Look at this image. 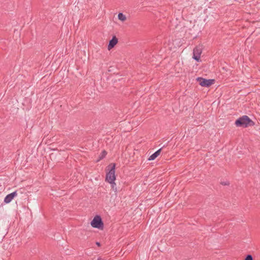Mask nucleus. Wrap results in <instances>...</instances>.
Masks as SVG:
<instances>
[{"instance_id":"1","label":"nucleus","mask_w":260,"mask_h":260,"mask_svg":"<svg viewBox=\"0 0 260 260\" xmlns=\"http://www.w3.org/2000/svg\"><path fill=\"white\" fill-rule=\"evenodd\" d=\"M115 164L111 163L107 168L108 172L106 173V181L111 184L112 188H113V184H115Z\"/></svg>"},{"instance_id":"2","label":"nucleus","mask_w":260,"mask_h":260,"mask_svg":"<svg viewBox=\"0 0 260 260\" xmlns=\"http://www.w3.org/2000/svg\"><path fill=\"white\" fill-rule=\"evenodd\" d=\"M235 124L237 127L245 128L254 125L255 123L248 116L243 115L238 118Z\"/></svg>"},{"instance_id":"3","label":"nucleus","mask_w":260,"mask_h":260,"mask_svg":"<svg viewBox=\"0 0 260 260\" xmlns=\"http://www.w3.org/2000/svg\"><path fill=\"white\" fill-rule=\"evenodd\" d=\"M91 225L93 228L103 229L104 227V223L101 217L99 215L95 216L91 221Z\"/></svg>"},{"instance_id":"4","label":"nucleus","mask_w":260,"mask_h":260,"mask_svg":"<svg viewBox=\"0 0 260 260\" xmlns=\"http://www.w3.org/2000/svg\"><path fill=\"white\" fill-rule=\"evenodd\" d=\"M197 80L201 86L206 87H209L215 83L214 79H206L202 77H198Z\"/></svg>"},{"instance_id":"5","label":"nucleus","mask_w":260,"mask_h":260,"mask_svg":"<svg viewBox=\"0 0 260 260\" xmlns=\"http://www.w3.org/2000/svg\"><path fill=\"white\" fill-rule=\"evenodd\" d=\"M203 50L202 45L199 44L196 46L193 50V56L192 58L197 61L200 60L201 55Z\"/></svg>"},{"instance_id":"6","label":"nucleus","mask_w":260,"mask_h":260,"mask_svg":"<svg viewBox=\"0 0 260 260\" xmlns=\"http://www.w3.org/2000/svg\"><path fill=\"white\" fill-rule=\"evenodd\" d=\"M17 195V192L15 191L6 196L4 199V202L6 204L10 203L12 200Z\"/></svg>"},{"instance_id":"7","label":"nucleus","mask_w":260,"mask_h":260,"mask_svg":"<svg viewBox=\"0 0 260 260\" xmlns=\"http://www.w3.org/2000/svg\"><path fill=\"white\" fill-rule=\"evenodd\" d=\"M118 43V39L116 37V36H113L111 40H110L108 48L109 50L113 48Z\"/></svg>"},{"instance_id":"8","label":"nucleus","mask_w":260,"mask_h":260,"mask_svg":"<svg viewBox=\"0 0 260 260\" xmlns=\"http://www.w3.org/2000/svg\"><path fill=\"white\" fill-rule=\"evenodd\" d=\"M163 147H164L160 148L154 153H153L151 155H150L148 158V160H152L155 159L160 154Z\"/></svg>"},{"instance_id":"9","label":"nucleus","mask_w":260,"mask_h":260,"mask_svg":"<svg viewBox=\"0 0 260 260\" xmlns=\"http://www.w3.org/2000/svg\"><path fill=\"white\" fill-rule=\"evenodd\" d=\"M118 18L122 21H125L126 19V16L122 13H119L118 14Z\"/></svg>"},{"instance_id":"10","label":"nucleus","mask_w":260,"mask_h":260,"mask_svg":"<svg viewBox=\"0 0 260 260\" xmlns=\"http://www.w3.org/2000/svg\"><path fill=\"white\" fill-rule=\"evenodd\" d=\"M107 152L105 150H104L102 152L99 156V159H103L106 155Z\"/></svg>"},{"instance_id":"11","label":"nucleus","mask_w":260,"mask_h":260,"mask_svg":"<svg viewBox=\"0 0 260 260\" xmlns=\"http://www.w3.org/2000/svg\"><path fill=\"white\" fill-rule=\"evenodd\" d=\"M245 260H253V257L251 254H248L246 255Z\"/></svg>"},{"instance_id":"12","label":"nucleus","mask_w":260,"mask_h":260,"mask_svg":"<svg viewBox=\"0 0 260 260\" xmlns=\"http://www.w3.org/2000/svg\"><path fill=\"white\" fill-rule=\"evenodd\" d=\"M221 184L223 185H229L230 184V183L229 181H225V182H221Z\"/></svg>"},{"instance_id":"13","label":"nucleus","mask_w":260,"mask_h":260,"mask_svg":"<svg viewBox=\"0 0 260 260\" xmlns=\"http://www.w3.org/2000/svg\"><path fill=\"white\" fill-rule=\"evenodd\" d=\"M95 244H96V245H98V246H101V244H100V242H96L95 243Z\"/></svg>"},{"instance_id":"14","label":"nucleus","mask_w":260,"mask_h":260,"mask_svg":"<svg viewBox=\"0 0 260 260\" xmlns=\"http://www.w3.org/2000/svg\"><path fill=\"white\" fill-rule=\"evenodd\" d=\"M115 185H116V184H113V188H112L113 189H114V188L115 187Z\"/></svg>"}]
</instances>
